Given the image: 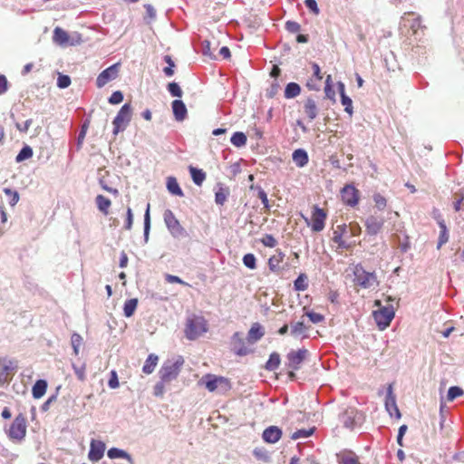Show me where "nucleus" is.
Masks as SVG:
<instances>
[{
    "instance_id": "64",
    "label": "nucleus",
    "mask_w": 464,
    "mask_h": 464,
    "mask_svg": "<svg viewBox=\"0 0 464 464\" xmlns=\"http://www.w3.org/2000/svg\"><path fill=\"white\" fill-rule=\"evenodd\" d=\"M108 386L111 389H116L119 387V380L115 371H111V378L108 382Z\"/></svg>"
},
{
    "instance_id": "3",
    "label": "nucleus",
    "mask_w": 464,
    "mask_h": 464,
    "mask_svg": "<svg viewBox=\"0 0 464 464\" xmlns=\"http://www.w3.org/2000/svg\"><path fill=\"white\" fill-rule=\"evenodd\" d=\"M183 364L184 359L182 356L165 361L159 371L160 379L168 383L176 380Z\"/></svg>"
},
{
    "instance_id": "18",
    "label": "nucleus",
    "mask_w": 464,
    "mask_h": 464,
    "mask_svg": "<svg viewBox=\"0 0 464 464\" xmlns=\"http://www.w3.org/2000/svg\"><path fill=\"white\" fill-rule=\"evenodd\" d=\"M347 234V226L345 224L337 226L336 229L334 231L333 240L334 243L338 245L339 248H350L351 244L347 243L345 240L343 239V237Z\"/></svg>"
},
{
    "instance_id": "43",
    "label": "nucleus",
    "mask_w": 464,
    "mask_h": 464,
    "mask_svg": "<svg viewBox=\"0 0 464 464\" xmlns=\"http://www.w3.org/2000/svg\"><path fill=\"white\" fill-rule=\"evenodd\" d=\"M72 367L73 372H74L75 375L77 376L78 380L83 382L86 379L85 364H82V365L78 366L72 362Z\"/></svg>"
},
{
    "instance_id": "28",
    "label": "nucleus",
    "mask_w": 464,
    "mask_h": 464,
    "mask_svg": "<svg viewBox=\"0 0 464 464\" xmlns=\"http://www.w3.org/2000/svg\"><path fill=\"white\" fill-rule=\"evenodd\" d=\"M167 188L169 193L175 196L183 197L184 193L180 188L176 178L169 177L167 179Z\"/></svg>"
},
{
    "instance_id": "55",
    "label": "nucleus",
    "mask_w": 464,
    "mask_h": 464,
    "mask_svg": "<svg viewBox=\"0 0 464 464\" xmlns=\"http://www.w3.org/2000/svg\"><path fill=\"white\" fill-rule=\"evenodd\" d=\"M227 197V193L223 188H220L215 194V202L218 205L222 206L226 202Z\"/></svg>"
},
{
    "instance_id": "47",
    "label": "nucleus",
    "mask_w": 464,
    "mask_h": 464,
    "mask_svg": "<svg viewBox=\"0 0 464 464\" xmlns=\"http://www.w3.org/2000/svg\"><path fill=\"white\" fill-rule=\"evenodd\" d=\"M168 91L173 97L180 98L183 94L182 90L177 82H170L168 84Z\"/></svg>"
},
{
    "instance_id": "2",
    "label": "nucleus",
    "mask_w": 464,
    "mask_h": 464,
    "mask_svg": "<svg viewBox=\"0 0 464 464\" xmlns=\"http://www.w3.org/2000/svg\"><path fill=\"white\" fill-rule=\"evenodd\" d=\"M208 321L201 315L191 314L188 316L185 324V336L193 341L208 332Z\"/></svg>"
},
{
    "instance_id": "33",
    "label": "nucleus",
    "mask_w": 464,
    "mask_h": 464,
    "mask_svg": "<svg viewBox=\"0 0 464 464\" xmlns=\"http://www.w3.org/2000/svg\"><path fill=\"white\" fill-rule=\"evenodd\" d=\"M138 306V299H128L123 305V314L126 317H130L134 314Z\"/></svg>"
},
{
    "instance_id": "34",
    "label": "nucleus",
    "mask_w": 464,
    "mask_h": 464,
    "mask_svg": "<svg viewBox=\"0 0 464 464\" xmlns=\"http://www.w3.org/2000/svg\"><path fill=\"white\" fill-rule=\"evenodd\" d=\"M280 362L281 359L279 353L274 352L270 354L269 359L266 362L265 368L267 371H276L279 367Z\"/></svg>"
},
{
    "instance_id": "57",
    "label": "nucleus",
    "mask_w": 464,
    "mask_h": 464,
    "mask_svg": "<svg viewBox=\"0 0 464 464\" xmlns=\"http://www.w3.org/2000/svg\"><path fill=\"white\" fill-rule=\"evenodd\" d=\"M347 231L352 237H357L361 234V227L357 223H350L347 227Z\"/></svg>"
},
{
    "instance_id": "39",
    "label": "nucleus",
    "mask_w": 464,
    "mask_h": 464,
    "mask_svg": "<svg viewBox=\"0 0 464 464\" xmlns=\"http://www.w3.org/2000/svg\"><path fill=\"white\" fill-rule=\"evenodd\" d=\"M150 230V204H148L145 214H144V241H145V243H147L149 240Z\"/></svg>"
},
{
    "instance_id": "50",
    "label": "nucleus",
    "mask_w": 464,
    "mask_h": 464,
    "mask_svg": "<svg viewBox=\"0 0 464 464\" xmlns=\"http://www.w3.org/2000/svg\"><path fill=\"white\" fill-rule=\"evenodd\" d=\"M341 102L344 106V111L350 115H353V102L347 95L341 97Z\"/></svg>"
},
{
    "instance_id": "63",
    "label": "nucleus",
    "mask_w": 464,
    "mask_h": 464,
    "mask_svg": "<svg viewBox=\"0 0 464 464\" xmlns=\"http://www.w3.org/2000/svg\"><path fill=\"white\" fill-rule=\"evenodd\" d=\"M306 315L309 317L310 321L314 324H319L324 321V317L318 313L314 312H309L306 314Z\"/></svg>"
},
{
    "instance_id": "19",
    "label": "nucleus",
    "mask_w": 464,
    "mask_h": 464,
    "mask_svg": "<svg viewBox=\"0 0 464 464\" xmlns=\"http://www.w3.org/2000/svg\"><path fill=\"white\" fill-rule=\"evenodd\" d=\"M282 437V430L277 426H270L266 428L262 434V438L266 442L276 443Z\"/></svg>"
},
{
    "instance_id": "5",
    "label": "nucleus",
    "mask_w": 464,
    "mask_h": 464,
    "mask_svg": "<svg viewBox=\"0 0 464 464\" xmlns=\"http://www.w3.org/2000/svg\"><path fill=\"white\" fill-rule=\"evenodd\" d=\"M163 218L169 232L174 238H182L188 237V232L180 225L172 210L166 209L163 214Z\"/></svg>"
},
{
    "instance_id": "21",
    "label": "nucleus",
    "mask_w": 464,
    "mask_h": 464,
    "mask_svg": "<svg viewBox=\"0 0 464 464\" xmlns=\"http://www.w3.org/2000/svg\"><path fill=\"white\" fill-rule=\"evenodd\" d=\"M171 107L176 121H182L186 119L188 111L181 100L173 101Z\"/></svg>"
},
{
    "instance_id": "10",
    "label": "nucleus",
    "mask_w": 464,
    "mask_h": 464,
    "mask_svg": "<svg viewBox=\"0 0 464 464\" xmlns=\"http://www.w3.org/2000/svg\"><path fill=\"white\" fill-rule=\"evenodd\" d=\"M120 66V63H117L103 70L97 76L96 86L98 88H102L111 81L115 80L119 75Z\"/></svg>"
},
{
    "instance_id": "23",
    "label": "nucleus",
    "mask_w": 464,
    "mask_h": 464,
    "mask_svg": "<svg viewBox=\"0 0 464 464\" xmlns=\"http://www.w3.org/2000/svg\"><path fill=\"white\" fill-rule=\"evenodd\" d=\"M107 456L111 459H126L130 464H133V459L132 457L124 450L118 449V448H111L107 451Z\"/></svg>"
},
{
    "instance_id": "8",
    "label": "nucleus",
    "mask_w": 464,
    "mask_h": 464,
    "mask_svg": "<svg viewBox=\"0 0 464 464\" xmlns=\"http://www.w3.org/2000/svg\"><path fill=\"white\" fill-rule=\"evenodd\" d=\"M7 434L11 440L20 441L24 439L26 434V419L22 413L15 417Z\"/></svg>"
},
{
    "instance_id": "45",
    "label": "nucleus",
    "mask_w": 464,
    "mask_h": 464,
    "mask_svg": "<svg viewBox=\"0 0 464 464\" xmlns=\"http://www.w3.org/2000/svg\"><path fill=\"white\" fill-rule=\"evenodd\" d=\"M260 242L267 247H275L277 245V240L271 234L264 235Z\"/></svg>"
},
{
    "instance_id": "48",
    "label": "nucleus",
    "mask_w": 464,
    "mask_h": 464,
    "mask_svg": "<svg viewBox=\"0 0 464 464\" xmlns=\"http://www.w3.org/2000/svg\"><path fill=\"white\" fill-rule=\"evenodd\" d=\"M164 61L168 63V66L163 69L164 73L167 76H172L174 74L173 68L175 67V63L172 61L171 57L169 55L164 56Z\"/></svg>"
},
{
    "instance_id": "16",
    "label": "nucleus",
    "mask_w": 464,
    "mask_h": 464,
    "mask_svg": "<svg viewBox=\"0 0 464 464\" xmlns=\"http://www.w3.org/2000/svg\"><path fill=\"white\" fill-rule=\"evenodd\" d=\"M385 408L389 414L392 417L393 415L397 418H401V412L396 403V397L393 394L392 385H389L385 397Z\"/></svg>"
},
{
    "instance_id": "17",
    "label": "nucleus",
    "mask_w": 464,
    "mask_h": 464,
    "mask_svg": "<svg viewBox=\"0 0 464 464\" xmlns=\"http://www.w3.org/2000/svg\"><path fill=\"white\" fill-rule=\"evenodd\" d=\"M105 448V443L102 440H92L88 453L89 459L93 462L102 459L104 455Z\"/></svg>"
},
{
    "instance_id": "14",
    "label": "nucleus",
    "mask_w": 464,
    "mask_h": 464,
    "mask_svg": "<svg viewBox=\"0 0 464 464\" xmlns=\"http://www.w3.org/2000/svg\"><path fill=\"white\" fill-rule=\"evenodd\" d=\"M308 351L306 349H299L297 351H291L288 353L287 358V367L293 371H297L301 368V364L304 361Z\"/></svg>"
},
{
    "instance_id": "1",
    "label": "nucleus",
    "mask_w": 464,
    "mask_h": 464,
    "mask_svg": "<svg viewBox=\"0 0 464 464\" xmlns=\"http://www.w3.org/2000/svg\"><path fill=\"white\" fill-rule=\"evenodd\" d=\"M395 301V298L392 296L387 297L386 305H382L380 300H376L374 302V305L378 306L379 309L372 312V316L374 321L380 330H385L390 324L395 315V308L393 306L392 302Z\"/></svg>"
},
{
    "instance_id": "15",
    "label": "nucleus",
    "mask_w": 464,
    "mask_h": 464,
    "mask_svg": "<svg viewBox=\"0 0 464 464\" xmlns=\"http://www.w3.org/2000/svg\"><path fill=\"white\" fill-rule=\"evenodd\" d=\"M16 365L14 362L4 359L0 360V386L9 382L15 371Z\"/></svg>"
},
{
    "instance_id": "52",
    "label": "nucleus",
    "mask_w": 464,
    "mask_h": 464,
    "mask_svg": "<svg viewBox=\"0 0 464 464\" xmlns=\"http://www.w3.org/2000/svg\"><path fill=\"white\" fill-rule=\"evenodd\" d=\"M201 45H202L201 52H202L203 55L208 56V57H209L211 59H216V56L212 53V50H211V47H210L211 44H210L209 41L204 40L202 42Z\"/></svg>"
},
{
    "instance_id": "13",
    "label": "nucleus",
    "mask_w": 464,
    "mask_h": 464,
    "mask_svg": "<svg viewBox=\"0 0 464 464\" xmlns=\"http://www.w3.org/2000/svg\"><path fill=\"white\" fill-rule=\"evenodd\" d=\"M384 222V218L381 216H369L364 222L366 233L370 236H376L382 231Z\"/></svg>"
},
{
    "instance_id": "49",
    "label": "nucleus",
    "mask_w": 464,
    "mask_h": 464,
    "mask_svg": "<svg viewBox=\"0 0 464 464\" xmlns=\"http://www.w3.org/2000/svg\"><path fill=\"white\" fill-rule=\"evenodd\" d=\"M167 382H163L161 379L155 384L153 388V394L156 397H162L165 393V384Z\"/></svg>"
},
{
    "instance_id": "20",
    "label": "nucleus",
    "mask_w": 464,
    "mask_h": 464,
    "mask_svg": "<svg viewBox=\"0 0 464 464\" xmlns=\"http://www.w3.org/2000/svg\"><path fill=\"white\" fill-rule=\"evenodd\" d=\"M265 334L264 328L259 323H254L247 333V343L253 344L258 342Z\"/></svg>"
},
{
    "instance_id": "42",
    "label": "nucleus",
    "mask_w": 464,
    "mask_h": 464,
    "mask_svg": "<svg viewBox=\"0 0 464 464\" xmlns=\"http://www.w3.org/2000/svg\"><path fill=\"white\" fill-rule=\"evenodd\" d=\"M243 264L249 269H255L256 267V258L251 254H246L243 256Z\"/></svg>"
},
{
    "instance_id": "26",
    "label": "nucleus",
    "mask_w": 464,
    "mask_h": 464,
    "mask_svg": "<svg viewBox=\"0 0 464 464\" xmlns=\"http://www.w3.org/2000/svg\"><path fill=\"white\" fill-rule=\"evenodd\" d=\"M158 362L159 356L154 353H150L145 361V363L142 367V372L145 374L152 373L158 364Z\"/></svg>"
},
{
    "instance_id": "30",
    "label": "nucleus",
    "mask_w": 464,
    "mask_h": 464,
    "mask_svg": "<svg viewBox=\"0 0 464 464\" xmlns=\"http://www.w3.org/2000/svg\"><path fill=\"white\" fill-rule=\"evenodd\" d=\"M95 202L98 209L102 212L104 215L109 213V208L111 205V200L104 197L103 195H98L95 198Z\"/></svg>"
},
{
    "instance_id": "4",
    "label": "nucleus",
    "mask_w": 464,
    "mask_h": 464,
    "mask_svg": "<svg viewBox=\"0 0 464 464\" xmlns=\"http://www.w3.org/2000/svg\"><path fill=\"white\" fill-rule=\"evenodd\" d=\"M198 384L205 385L206 389L210 392H227L230 389L229 381L222 376L208 373L204 375L198 382Z\"/></svg>"
},
{
    "instance_id": "29",
    "label": "nucleus",
    "mask_w": 464,
    "mask_h": 464,
    "mask_svg": "<svg viewBox=\"0 0 464 464\" xmlns=\"http://www.w3.org/2000/svg\"><path fill=\"white\" fill-rule=\"evenodd\" d=\"M53 41L61 45H65L69 42L67 32L60 27H56L53 31Z\"/></svg>"
},
{
    "instance_id": "46",
    "label": "nucleus",
    "mask_w": 464,
    "mask_h": 464,
    "mask_svg": "<svg viewBox=\"0 0 464 464\" xmlns=\"http://www.w3.org/2000/svg\"><path fill=\"white\" fill-rule=\"evenodd\" d=\"M4 192L9 197V204L14 206L19 200V194L17 191L12 190L9 188H5Z\"/></svg>"
},
{
    "instance_id": "31",
    "label": "nucleus",
    "mask_w": 464,
    "mask_h": 464,
    "mask_svg": "<svg viewBox=\"0 0 464 464\" xmlns=\"http://www.w3.org/2000/svg\"><path fill=\"white\" fill-rule=\"evenodd\" d=\"M189 172L193 182L198 186H201L206 179V173L202 169L192 166L189 167Z\"/></svg>"
},
{
    "instance_id": "56",
    "label": "nucleus",
    "mask_w": 464,
    "mask_h": 464,
    "mask_svg": "<svg viewBox=\"0 0 464 464\" xmlns=\"http://www.w3.org/2000/svg\"><path fill=\"white\" fill-rule=\"evenodd\" d=\"M285 27L291 34L298 33L301 30V25L297 22L290 20L285 23Z\"/></svg>"
},
{
    "instance_id": "32",
    "label": "nucleus",
    "mask_w": 464,
    "mask_h": 464,
    "mask_svg": "<svg viewBox=\"0 0 464 464\" xmlns=\"http://www.w3.org/2000/svg\"><path fill=\"white\" fill-rule=\"evenodd\" d=\"M301 92V88L296 82H289L285 89V97L286 99H293L298 96Z\"/></svg>"
},
{
    "instance_id": "12",
    "label": "nucleus",
    "mask_w": 464,
    "mask_h": 464,
    "mask_svg": "<svg viewBox=\"0 0 464 464\" xmlns=\"http://www.w3.org/2000/svg\"><path fill=\"white\" fill-rule=\"evenodd\" d=\"M231 350L238 356H245L252 352V350L246 345L243 334L239 332H236L231 337Z\"/></svg>"
},
{
    "instance_id": "11",
    "label": "nucleus",
    "mask_w": 464,
    "mask_h": 464,
    "mask_svg": "<svg viewBox=\"0 0 464 464\" xmlns=\"http://www.w3.org/2000/svg\"><path fill=\"white\" fill-rule=\"evenodd\" d=\"M341 197L345 205L355 207L359 202L360 192L353 184H348L342 188Z\"/></svg>"
},
{
    "instance_id": "35",
    "label": "nucleus",
    "mask_w": 464,
    "mask_h": 464,
    "mask_svg": "<svg viewBox=\"0 0 464 464\" xmlns=\"http://www.w3.org/2000/svg\"><path fill=\"white\" fill-rule=\"evenodd\" d=\"M294 288L295 291H305L308 288V277L305 274H300L294 281Z\"/></svg>"
},
{
    "instance_id": "58",
    "label": "nucleus",
    "mask_w": 464,
    "mask_h": 464,
    "mask_svg": "<svg viewBox=\"0 0 464 464\" xmlns=\"http://www.w3.org/2000/svg\"><path fill=\"white\" fill-rule=\"evenodd\" d=\"M132 224H133V214H132V210L130 207L127 208V212H126V222H125V225H124V228L126 230H130L131 227H132Z\"/></svg>"
},
{
    "instance_id": "59",
    "label": "nucleus",
    "mask_w": 464,
    "mask_h": 464,
    "mask_svg": "<svg viewBox=\"0 0 464 464\" xmlns=\"http://www.w3.org/2000/svg\"><path fill=\"white\" fill-rule=\"evenodd\" d=\"M122 100H123L122 92L120 91H116L109 98V102L111 104H119L122 102Z\"/></svg>"
},
{
    "instance_id": "44",
    "label": "nucleus",
    "mask_w": 464,
    "mask_h": 464,
    "mask_svg": "<svg viewBox=\"0 0 464 464\" xmlns=\"http://www.w3.org/2000/svg\"><path fill=\"white\" fill-rule=\"evenodd\" d=\"M373 201L375 203V207L379 210L384 209L386 208V206H387L386 198L383 196H382L380 193H375L373 195Z\"/></svg>"
},
{
    "instance_id": "7",
    "label": "nucleus",
    "mask_w": 464,
    "mask_h": 464,
    "mask_svg": "<svg viewBox=\"0 0 464 464\" xmlns=\"http://www.w3.org/2000/svg\"><path fill=\"white\" fill-rule=\"evenodd\" d=\"M131 114L132 109L130 104L125 103L112 121L114 135H117L119 132L123 131L126 129L131 120Z\"/></svg>"
},
{
    "instance_id": "9",
    "label": "nucleus",
    "mask_w": 464,
    "mask_h": 464,
    "mask_svg": "<svg viewBox=\"0 0 464 464\" xmlns=\"http://www.w3.org/2000/svg\"><path fill=\"white\" fill-rule=\"evenodd\" d=\"M326 217L327 215L324 210L314 205L312 211L311 224L307 218H305V221L308 226H311V229L314 232H320L324 228Z\"/></svg>"
},
{
    "instance_id": "38",
    "label": "nucleus",
    "mask_w": 464,
    "mask_h": 464,
    "mask_svg": "<svg viewBox=\"0 0 464 464\" xmlns=\"http://www.w3.org/2000/svg\"><path fill=\"white\" fill-rule=\"evenodd\" d=\"M308 330V326H306L304 322H296L291 324V334L293 336H298Z\"/></svg>"
},
{
    "instance_id": "62",
    "label": "nucleus",
    "mask_w": 464,
    "mask_h": 464,
    "mask_svg": "<svg viewBox=\"0 0 464 464\" xmlns=\"http://www.w3.org/2000/svg\"><path fill=\"white\" fill-rule=\"evenodd\" d=\"M257 197L262 201V204L264 205V208H266V209H269L270 206H269V201H268V198H267V195H266V191L263 188H260L258 189Z\"/></svg>"
},
{
    "instance_id": "36",
    "label": "nucleus",
    "mask_w": 464,
    "mask_h": 464,
    "mask_svg": "<svg viewBox=\"0 0 464 464\" xmlns=\"http://www.w3.org/2000/svg\"><path fill=\"white\" fill-rule=\"evenodd\" d=\"M246 136L244 132L237 131L230 138V142L237 148L244 147L246 144Z\"/></svg>"
},
{
    "instance_id": "27",
    "label": "nucleus",
    "mask_w": 464,
    "mask_h": 464,
    "mask_svg": "<svg viewBox=\"0 0 464 464\" xmlns=\"http://www.w3.org/2000/svg\"><path fill=\"white\" fill-rule=\"evenodd\" d=\"M47 382L45 380H38L32 389L33 397L34 399L42 398L46 392Z\"/></svg>"
},
{
    "instance_id": "25",
    "label": "nucleus",
    "mask_w": 464,
    "mask_h": 464,
    "mask_svg": "<svg viewBox=\"0 0 464 464\" xmlns=\"http://www.w3.org/2000/svg\"><path fill=\"white\" fill-rule=\"evenodd\" d=\"M438 225L440 228V232L437 244V249H440V247L449 241V231L445 221L442 218L438 220Z\"/></svg>"
},
{
    "instance_id": "6",
    "label": "nucleus",
    "mask_w": 464,
    "mask_h": 464,
    "mask_svg": "<svg viewBox=\"0 0 464 464\" xmlns=\"http://www.w3.org/2000/svg\"><path fill=\"white\" fill-rule=\"evenodd\" d=\"M354 283L362 288H371L378 285L377 276L374 272H367L362 265L354 267Z\"/></svg>"
},
{
    "instance_id": "40",
    "label": "nucleus",
    "mask_w": 464,
    "mask_h": 464,
    "mask_svg": "<svg viewBox=\"0 0 464 464\" xmlns=\"http://www.w3.org/2000/svg\"><path fill=\"white\" fill-rule=\"evenodd\" d=\"M82 343V337L79 334L73 333L71 336V344L72 346L74 355L77 356L79 354Z\"/></svg>"
},
{
    "instance_id": "24",
    "label": "nucleus",
    "mask_w": 464,
    "mask_h": 464,
    "mask_svg": "<svg viewBox=\"0 0 464 464\" xmlns=\"http://www.w3.org/2000/svg\"><path fill=\"white\" fill-rule=\"evenodd\" d=\"M292 159L295 164L303 168L308 163V154L304 149H297L292 154Z\"/></svg>"
},
{
    "instance_id": "51",
    "label": "nucleus",
    "mask_w": 464,
    "mask_h": 464,
    "mask_svg": "<svg viewBox=\"0 0 464 464\" xmlns=\"http://www.w3.org/2000/svg\"><path fill=\"white\" fill-rule=\"evenodd\" d=\"M462 394H463V391L461 388H459L458 386H452L449 389L447 396H448L449 401H453L454 399H456L457 397H459Z\"/></svg>"
},
{
    "instance_id": "37",
    "label": "nucleus",
    "mask_w": 464,
    "mask_h": 464,
    "mask_svg": "<svg viewBox=\"0 0 464 464\" xmlns=\"http://www.w3.org/2000/svg\"><path fill=\"white\" fill-rule=\"evenodd\" d=\"M32 156H33V149L30 146L25 145L22 148V150L17 154V156L15 158V161L22 162L25 160L32 158Z\"/></svg>"
},
{
    "instance_id": "60",
    "label": "nucleus",
    "mask_w": 464,
    "mask_h": 464,
    "mask_svg": "<svg viewBox=\"0 0 464 464\" xmlns=\"http://www.w3.org/2000/svg\"><path fill=\"white\" fill-rule=\"evenodd\" d=\"M304 5L314 14H319L320 10L315 0H305Z\"/></svg>"
},
{
    "instance_id": "41",
    "label": "nucleus",
    "mask_w": 464,
    "mask_h": 464,
    "mask_svg": "<svg viewBox=\"0 0 464 464\" xmlns=\"http://www.w3.org/2000/svg\"><path fill=\"white\" fill-rule=\"evenodd\" d=\"M314 431V428H311L308 430L301 429L297 430L291 435V439L294 440H299V439H304L310 437Z\"/></svg>"
},
{
    "instance_id": "22",
    "label": "nucleus",
    "mask_w": 464,
    "mask_h": 464,
    "mask_svg": "<svg viewBox=\"0 0 464 464\" xmlns=\"http://www.w3.org/2000/svg\"><path fill=\"white\" fill-rule=\"evenodd\" d=\"M304 111L309 121H314L318 115V108L315 101L309 97L305 100L304 104Z\"/></svg>"
},
{
    "instance_id": "61",
    "label": "nucleus",
    "mask_w": 464,
    "mask_h": 464,
    "mask_svg": "<svg viewBox=\"0 0 464 464\" xmlns=\"http://www.w3.org/2000/svg\"><path fill=\"white\" fill-rule=\"evenodd\" d=\"M9 82L4 74H0V95L5 94L9 89Z\"/></svg>"
},
{
    "instance_id": "53",
    "label": "nucleus",
    "mask_w": 464,
    "mask_h": 464,
    "mask_svg": "<svg viewBox=\"0 0 464 464\" xmlns=\"http://www.w3.org/2000/svg\"><path fill=\"white\" fill-rule=\"evenodd\" d=\"M280 264L278 259H276V257H269L268 259V267L270 269L271 272L273 273H276V274H279L280 271H281V267H280Z\"/></svg>"
},
{
    "instance_id": "54",
    "label": "nucleus",
    "mask_w": 464,
    "mask_h": 464,
    "mask_svg": "<svg viewBox=\"0 0 464 464\" xmlns=\"http://www.w3.org/2000/svg\"><path fill=\"white\" fill-rule=\"evenodd\" d=\"M71 84V78L68 75L59 74L57 78V86L65 89Z\"/></svg>"
}]
</instances>
